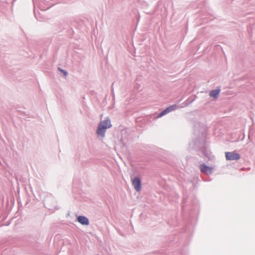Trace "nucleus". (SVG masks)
Returning a JSON list of instances; mask_svg holds the SVG:
<instances>
[{"instance_id":"nucleus-15","label":"nucleus","mask_w":255,"mask_h":255,"mask_svg":"<svg viewBox=\"0 0 255 255\" xmlns=\"http://www.w3.org/2000/svg\"><path fill=\"white\" fill-rule=\"evenodd\" d=\"M185 203V199L183 200V204H184Z\"/></svg>"},{"instance_id":"nucleus-9","label":"nucleus","mask_w":255,"mask_h":255,"mask_svg":"<svg viewBox=\"0 0 255 255\" xmlns=\"http://www.w3.org/2000/svg\"><path fill=\"white\" fill-rule=\"evenodd\" d=\"M220 89L212 90L209 92V96L214 98H217L220 93Z\"/></svg>"},{"instance_id":"nucleus-8","label":"nucleus","mask_w":255,"mask_h":255,"mask_svg":"<svg viewBox=\"0 0 255 255\" xmlns=\"http://www.w3.org/2000/svg\"><path fill=\"white\" fill-rule=\"evenodd\" d=\"M77 220L78 222L82 225H88L89 224L88 218L84 216H79L77 217Z\"/></svg>"},{"instance_id":"nucleus-1","label":"nucleus","mask_w":255,"mask_h":255,"mask_svg":"<svg viewBox=\"0 0 255 255\" xmlns=\"http://www.w3.org/2000/svg\"><path fill=\"white\" fill-rule=\"evenodd\" d=\"M205 132L202 133V138L196 139L194 145L195 148H199V155L205 158V160L212 161L214 160L215 157L208 148V143L205 141Z\"/></svg>"},{"instance_id":"nucleus-11","label":"nucleus","mask_w":255,"mask_h":255,"mask_svg":"<svg viewBox=\"0 0 255 255\" xmlns=\"http://www.w3.org/2000/svg\"><path fill=\"white\" fill-rule=\"evenodd\" d=\"M58 70L59 71H60L61 72H62L65 77L68 75V72L66 71H65V70H63L59 67Z\"/></svg>"},{"instance_id":"nucleus-7","label":"nucleus","mask_w":255,"mask_h":255,"mask_svg":"<svg viewBox=\"0 0 255 255\" xmlns=\"http://www.w3.org/2000/svg\"><path fill=\"white\" fill-rule=\"evenodd\" d=\"M54 4H50L48 1L45 0H41L39 1V7L41 10H46L48 9L50 7L53 6Z\"/></svg>"},{"instance_id":"nucleus-13","label":"nucleus","mask_w":255,"mask_h":255,"mask_svg":"<svg viewBox=\"0 0 255 255\" xmlns=\"http://www.w3.org/2000/svg\"><path fill=\"white\" fill-rule=\"evenodd\" d=\"M34 14H35V17L36 18H37V17H36V15L35 12V8H34Z\"/></svg>"},{"instance_id":"nucleus-10","label":"nucleus","mask_w":255,"mask_h":255,"mask_svg":"<svg viewBox=\"0 0 255 255\" xmlns=\"http://www.w3.org/2000/svg\"><path fill=\"white\" fill-rule=\"evenodd\" d=\"M195 100V97L194 96H190L188 97L186 100L184 102V107H187L192 102H193Z\"/></svg>"},{"instance_id":"nucleus-14","label":"nucleus","mask_w":255,"mask_h":255,"mask_svg":"<svg viewBox=\"0 0 255 255\" xmlns=\"http://www.w3.org/2000/svg\"><path fill=\"white\" fill-rule=\"evenodd\" d=\"M33 1L34 5L35 6V2H34V0H33Z\"/></svg>"},{"instance_id":"nucleus-2","label":"nucleus","mask_w":255,"mask_h":255,"mask_svg":"<svg viewBox=\"0 0 255 255\" xmlns=\"http://www.w3.org/2000/svg\"><path fill=\"white\" fill-rule=\"evenodd\" d=\"M112 126L111 122L109 119L102 121L98 124L96 133L103 138L105 136L107 129L110 128Z\"/></svg>"},{"instance_id":"nucleus-3","label":"nucleus","mask_w":255,"mask_h":255,"mask_svg":"<svg viewBox=\"0 0 255 255\" xmlns=\"http://www.w3.org/2000/svg\"><path fill=\"white\" fill-rule=\"evenodd\" d=\"M131 182L134 188L137 192L141 190V181L139 177L136 176L133 177V174L130 175Z\"/></svg>"},{"instance_id":"nucleus-6","label":"nucleus","mask_w":255,"mask_h":255,"mask_svg":"<svg viewBox=\"0 0 255 255\" xmlns=\"http://www.w3.org/2000/svg\"><path fill=\"white\" fill-rule=\"evenodd\" d=\"M177 107V106L176 104L173 105L172 106H170L167 108H166L165 110L162 111L161 112H160L156 117V118H159L162 117V116L166 115L168 113L176 109Z\"/></svg>"},{"instance_id":"nucleus-4","label":"nucleus","mask_w":255,"mask_h":255,"mask_svg":"<svg viewBox=\"0 0 255 255\" xmlns=\"http://www.w3.org/2000/svg\"><path fill=\"white\" fill-rule=\"evenodd\" d=\"M199 169L202 173L207 175L212 174L213 172V168L207 165L205 163L200 164Z\"/></svg>"},{"instance_id":"nucleus-5","label":"nucleus","mask_w":255,"mask_h":255,"mask_svg":"<svg viewBox=\"0 0 255 255\" xmlns=\"http://www.w3.org/2000/svg\"><path fill=\"white\" fill-rule=\"evenodd\" d=\"M226 158L228 160H238L240 159V154L236 151L225 153Z\"/></svg>"},{"instance_id":"nucleus-12","label":"nucleus","mask_w":255,"mask_h":255,"mask_svg":"<svg viewBox=\"0 0 255 255\" xmlns=\"http://www.w3.org/2000/svg\"><path fill=\"white\" fill-rule=\"evenodd\" d=\"M180 254V255H187L186 253L184 251L181 252Z\"/></svg>"}]
</instances>
